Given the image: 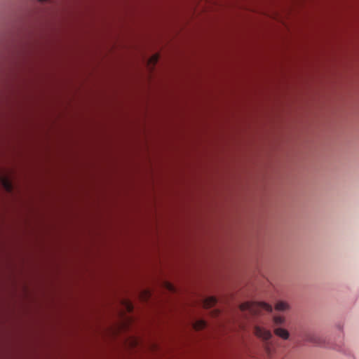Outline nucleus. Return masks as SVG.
Here are the masks:
<instances>
[{
  "mask_svg": "<svg viewBox=\"0 0 359 359\" xmlns=\"http://www.w3.org/2000/svg\"><path fill=\"white\" fill-rule=\"evenodd\" d=\"M255 335L264 341L263 347L264 351L269 358H271L274 351V347L272 343L269 341L272 337V334L270 330L265 329L259 325H256L254 330Z\"/></svg>",
  "mask_w": 359,
  "mask_h": 359,
  "instance_id": "nucleus-1",
  "label": "nucleus"
},
{
  "mask_svg": "<svg viewBox=\"0 0 359 359\" xmlns=\"http://www.w3.org/2000/svg\"><path fill=\"white\" fill-rule=\"evenodd\" d=\"M242 311H248L252 315H259L262 311H266L269 313L272 312L271 305L265 302H247L240 306Z\"/></svg>",
  "mask_w": 359,
  "mask_h": 359,
  "instance_id": "nucleus-2",
  "label": "nucleus"
},
{
  "mask_svg": "<svg viewBox=\"0 0 359 359\" xmlns=\"http://www.w3.org/2000/svg\"><path fill=\"white\" fill-rule=\"evenodd\" d=\"M302 337L304 341L318 346H323L324 344V339L318 334L311 330L304 331L302 333Z\"/></svg>",
  "mask_w": 359,
  "mask_h": 359,
  "instance_id": "nucleus-3",
  "label": "nucleus"
},
{
  "mask_svg": "<svg viewBox=\"0 0 359 359\" xmlns=\"http://www.w3.org/2000/svg\"><path fill=\"white\" fill-rule=\"evenodd\" d=\"M274 333L278 336L279 337L283 339H288L290 337V334L288 331L283 328H276L274 330Z\"/></svg>",
  "mask_w": 359,
  "mask_h": 359,
  "instance_id": "nucleus-4",
  "label": "nucleus"
},
{
  "mask_svg": "<svg viewBox=\"0 0 359 359\" xmlns=\"http://www.w3.org/2000/svg\"><path fill=\"white\" fill-rule=\"evenodd\" d=\"M217 303V299L214 297H209L203 300V306L205 308H210L215 306Z\"/></svg>",
  "mask_w": 359,
  "mask_h": 359,
  "instance_id": "nucleus-5",
  "label": "nucleus"
},
{
  "mask_svg": "<svg viewBox=\"0 0 359 359\" xmlns=\"http://www.w3.org/2000/svg\"><path fill=\"white\" fill-rule=\"evenodd\" d=\"M289 308V304L287 302L283 301L278 302L275 306L276 310L279 311H284L288 310Z\"/></svg>",
  "mask_w": 359,
  "mask_h": 359,
  "instance_id": "nucleus-6",
  "label": "nucleus"
},
{
  "mask_svg": "<svg viewBox=\"0 0 359 359\" xmlns=\"http://www.w3.org/2000/svg\"><path fill=\"white\" fill-rule=\"evenodd\" d=\"M206 327V323L205 321L203 320H197L196 322L194 323V327L195 330H201V329H203Z\"/></svg>",
  "mask_w": 359,
  "mask_h": 359,
  "instance_id": "nucleus-7",
  "label": "nucleus"
},
{
  "mask_svg": "<svg viewBox=\"0 0 359 359\" xmlns=\"http://www.w3.org/2000/svg\"><path fill=\"white\" fill-rule=\"evenodd\" d=\"M273 322L276 325H282L285 322V318L281 316H275L273 318Z\"/></svg>",
  "mask_w": 359,
  "mask_h": 359,
  "instance_id": "nucleus-8",
  "label": "nucleus"
},
{
  "mask_svg": "<svg viewBox=\"0 0 359 359\" xmlns=\"http://www.w3.org/2000/svg\"><path fill=\"white\" fill-rule=\"evenodd\" d=\"M158 60V56L157 55H153L149 60V64H152L154 65Z\"/></svg>",
  "mask_w": 359,
  "mask_h": 359,
  "instance_id": "nucleus-9",
  "label": "nucleus"
},
{
  "mask_svg": "<svg viewBox=\"0 0 359 359\" xmlns=\"http://www.w3.org/2000/svg\"><path fill=\"white\" fill-rule=\"evenodd\" d=\"M4 187L6 189L7 191H11V190H12V185L11 184V183L8 181L5 180L4 182Z\"/></svg>",
  "mask_w": 359,
  "mask_h": 359,
  "instance_id": "nucleus-10",
  "label": "nucleus"
},
{
  "mask_svg": "<svg viewBox=\"0 0 359 359\" xmlns=\"http://www.w3.org/2000/svg\"><path fill=\"white\" fill-rule=\"evenodd\" d=\"M126 308H127L128 311H131L133 310V306L130 303H127L126 304Z\"/></svg>",
  "mask_w": 359,
  "mask_h": 359,
  "instance_id": "nucleus-11",
  "label": "nucleus"
},
{
  "mask_svg": "<svg viewBox=\"0 0 359 359\" xmlns=\"http://www.w3.org/2000/svg\"><path fill=\"white\" fill-rule=\"evenodd\" d=\"M168 288H169V290H171V291H174L173 286H172L171 285H168Z\"/></svg>",
  "mask_w": 359,
  "mask_h": 359,
  "instance_id": "nucleus-12",
  "label": "nucleus"
}]
</instances>
